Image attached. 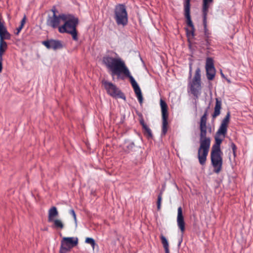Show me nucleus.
I'll list each match as a JSON object with an SVG mask.
<instances>
[{
  "label": "nucleus",
  "instance_id": "1",
  "mask_svg": "<svg viewBox=\"0 0 253 253\" xmlns=\"http://www.w3.org/2000/svg\"><path fill=\"white\" fill-rule=\"evenodd\" d=\"M102 61L112 77L117 76L120 77L121 74H123L129 78L138 101L141 104L143 103V97L141 89L131 75L125 62L119 57H113L111 53L105 55L102 57Z\"/></svg>",
  "mask_w": 253,
  "mask_h": 253
},
{
  "label": "nucleus",
  "instance_id": "2",
  "mask_svg": "<svg viewBox=\"0 0 253 253\" xmlns=\"http://www.w3.org/2000/svg\"><path fill=\"white\" fill-rule=\"evenodd\" d=\"M207 116L208 110L207 109L201 118L200 123V146L198 150V158L199 163L201 165H204L206 162L211 146V138L207 136Z\"/></svg>",
  "mask_w": 253,
  "mask_h": 253
},
{
  "label": "nucleus",
  "instance_id": "3",
  "mask_svg": "<svg viewBox=\"0 0 253 253\" xmlns=\"http://www.w3.org/2000/svg\"><path fill=\"white\" fill-rule=\"evenodd\" d=\"M220 135L215 136V143L213 145L211 153V163L214 168L213 171L216 173H219L222 168V152L220 149V145L223 139L220 138Z\"/></svg>",
  "mask_w": 253,
  "mask_h": 253
},
{
  "label": "nucleus",
  "instance_id": "4",
  "mask_svg": "<svg viewBox=\"0 0 253 253\" xmlns=\"http://www.w3.org/2000/svg\"><path fill=\"white\" fill-rule=\"evenodd\" d=\"M63 22L64 24L59 27V32L61 33L70 34L74 40L77 41L78 38L76 27L78 24V19L72 15L65 14Z\"/></svg>",
  "mask_w": 253,
  "mask_h": 253
},
{
  "label": "nucleus",
  "instance_id": "5",
  "mask_svg": "<svg viewBox=\"0 0 253 253\" xmlns=\"http://www.w3.org/2000/svg\"><path fill=\"white\" fill-rule=\"evenodd\" d=\"M114 19L118 26L125 27L128 24V14L125 4H118L115 6Z\"/></svg>",
  "mask_w": 253,
  "mask_h": 253
},
{
  "label": "nucleus",
  "instance_id": "6",
  "mask_svg": "<svg viewBox=\"0 0 253 253\" xmlns=\"http://www.w3.org/2000/svg\"><path fill=\"white\" fill-rule=\"evenodd\" d=\"M188 87L191 93L195 97L198 98L200 95L202 90L201 75L200 68L196 69L193 79L188 84Z\"/></svg>",
  "mask_w": 253,
  "mask_h": 253
},
{
  "label": "nucleus",
  "instance_id": "7",
  "mask_svg": "<svg viewBox=\"0 0 253 253\" xmlns=\"http://www.w3.org/2000/svg\"><path fill=\"white\" fill-rule=\"evenodd\" d=\"M184 15L186 19V23L189 28L186 29L188 37H193L195 36V28L190 16V0H184Z\"/></svg>",
  "mask_w": 253,
  "mask_h": 253
},
{
  "label": "nucleus",
  "instance_id": "8",
  "mask_svg": "<svg viewBox=\"0 0 253 253\" xmlns=\"http://www.w3.org/2000/svg\"><path fill=\"white\" fill-rule=\"evenodd\" d=\"M78 244V239L74 237H64L61 242L59 253H67Z\"/></svg>",
  "mask_w": 253,
  "mask_h": 253
},
{
  "label": "nucleus",
  "instance_id": "9",
  "mask_svg": "<svg viewBox=\"0 0 253 253\" xmlns=\"http://www.w3.org/2000/svg\"><path fill=\"white\" fill-rule=\"evenodd\" d=\"M53 13L52 15H48L46 20V25L52 28L59 29V25L61 22L63 21V17L65 14H62L57 15L56 14L57 10L55 7H53L51 9Z\"/></svg>",
  "mask_w": 253,
  "mask_h": 253
},
{
  "label": "nucleus",
  "instance_id": "10",
  "mask_svg": "<svg viewBox=\"0 0 253 253\" xmlns=\"http://www.w3.org/2000/svg\"><path fill=\"white\" fill-rule=\"evenodd\" d=\"M102 84L109 95L114 97L125 99L124 94L113 83L104 80L102 81Z\"/></svg>",
  "mask_w": 253,
  "mask_h": 253
},
{
  "label": "nucleus",
  "instance_id": "11",
  "mask_svg": "<svg viewBox=\"0 0 253 253\" xmlns=\"http://www.w3.org/2000/svg\"><path fill=\"white\" fill-rule=\"evenodd\" d=\"M42 44L48 49L54 50L61 49L63 47V42L57 40L50 39L42 42Z\"/></svg>",
  "mask_w": 253,
  "mask_h": 253
},
{
  "label": "nucleus",
  "instance_id": "12",
  "mask_svg": "<svg viewBox=\"0 0 253 253\" xmlns=\"http://www.w3.org/2000/svg\"><path fill=\"white\" fill-rule=\"evenodd\" d=\"M230 113L228 112L225 118L222 121L219 127L216 132L217 135H222L223 138L225 137L227 132V127L230 121Z\"/></svg>",
  "mask_w": 253,
  "mask_h": 253
},
{
  "label": "nucleus",
  "instance_id": "13",
  "mask_svg": "<svg viewBox=\"0 0 253 253\" xmlns=\"http://www.w3.org/2000/svg\"><path fill=\"white\" fill-rule=\"evenodd\" d=\"M177 223L179 229L183 234L185 230V223L181 207H178L177 209Z\"/></svg>",
  "mask_w": 253,
  "mask_h": 253
},
{
  "label": "nucleus",
  "instance_id": "14",
  "mask_svg": "<svg viewBox=\"0 0 253 253\" xmlns=\"http://www.w3.org/2000/svg\"><path fill=\"white\" fill-rule=\"evenodd\" d=\"M222 102L218 98L215 99V105L214 108V112L212 114V119H215L217 116L220 114V110L221 109Z\"/></svg>",
  "mask_w": 253,
  "mask_h": 253
},
{
  "label": "nucleus",
  "instance_id": "15",
  "mask_svg": "<svg viewBox=\"0 0 253 253\" xmlns=\"http://www.w3.org/2000/svg\"><path fill=\"white\" fill-rule=\"evenodd\" d=\"M58 215V211L55 207H51L48 211V221L52 222Z\"/></svg>",
  "mask_w": 253,
  "mask_h": 253
},
{
  "label": "nucleus",
  "instance_id": "16",
  "mask_svg": "<svg viewBox=\"0 0 253 253\" xmlns=\"http://www.w3.org/2000/svg\"><path fill=\"white\" fill-rule=\"evenodd\" d=\"M160 106L162 111V117L168 118V105L166 102L162 99L160 100Z\"/></svg>",
  "mask_w": 253,
  "mask_h": 253
},
{
  "label": "nucleus",
  "instance_id": "17",
  "mask_svg": "<svg viewBox=\"0 0 253 253\" xmlns=\"http://www.w3.org/2000/svg\"><path fill=\"white\" fill-rule=\"evenodd\" d=\"M202 13L204 15H207L209 12L210 3L213 2V0H203Z\"/></svg>",
  "mask_w": 253,
  "mask_h": 253
},
{
  "label": "nucleus",
  "instance_id": "18",
  "mask_svg": "<svg viewBox=\"0 0 253 253\" xmlns=\"http://www.w3.org/2000/svg\"><path fill=\"white\" fill-rule=\"evenodd\" d=\"M160 239L165 249V253H169V244L167 238L164 235H161Z\"/></svg>",
  "mask_w": 253,
  "mask_h": 253
},
{
  "label": "nucleus",
  "instance_id": "19",
  "mask_svg": "<svg viewBox=\"0 0 253 253\" xmlns=\"http://www.w3.org/2000/svg\"><path fill=\"white\" fill-rule=\"evenodd\" d=\"M168 118H162V135H165L168 131Z\"/></svg>",
  "mask_w": 253,
  "mask_h": 253
},
{
  "label": "nucleus",
  "instance_id": "20",
  "mask_svg": "<svg viewBox=\"0 0 253 253\" xmlns=\"http://www.w3.org/2000/svg\"><path fill=\"white\" fill-rule=\"evenodd\" d=\"M7 44L5 41H0V60H2V57L4 53L7 49Z\"/></svg>",
  "mask_w": 253,
  "mask_h": 253
},
{
  "label": "nucleus",
  "instance_id": "21",
  "mask_svg": "<svg viewBox=\"0 0 253 253\" xmlns=\"http://www.w3.org/2000/svg\"><path fill=\"white\" fill-rule=\"evenodd\" d=\"M206 70V75L209 80L211 81L213 80L215 75V68L207 69Z\"/></svg>",
  "mask_w": 253,
  "mask_h": 253
},
{
  "label": "nucleus",
  "instance_id": "22",
  "mask_svg": "<svg viewBox=\"0 0 253 253\" xmlns=\"http://www.w3.org/2000/svg\"><path fill=\"white\" fill-rule=\"evenodd\" d=\"M140 124L142 125L143 128L144 129V133L149 137L152 136L151 129L147 126L144 123L143 121H140Z\"/></svg>",
  "mask_w": 253,
  "mask_h": 253
},
{
  "label": "nucleus",
  "instance_id": "23",
  "mask_svg": "<svg viewBox=\"0 0 253 253\" xmlns=\"http://www.w3.org/2000/svg\"><path fill=\"white\" fill-rule=\"evenodd\" d=\"M54 227L57 229H62L64 227V224L60 219H54L53 221Z\"/></svg>",
  "mask_w": 253,
  "mask_h": 253
},
{
  "label": "nucleus",
  "instance_id": "24",
  "mask_svg": "<svg viewBox=\"0 0 253 253\" xmlns=\"http://www.w3.org/2000/svg\"><path fill=\"white\" fill-rule=\"evenodd\" d=\"M215 68L214 67L213 60L211 57H208L206 59V69Z\"/></svg>",
  "mask_w": 253,
  "mask_h": 253
},
{
  "label": "nucleus",
  "instance_id": "25",
  "mask_svg": "<svg viewBox=\"0 0 253 253\" xmlns=\"http://www.w3.org/2000/svg\"><path fill=\"white\" fill-rule=\"evenodd\" d=\"M207 15H204V14H203V25L204 27V31H205V38L207 37V36H210V34L209 33L208 29H207Z\"/></svg>",
  "mask_w": 253,
  "mask_h": 253
},
{
  "label": "nucleus",
  "instance_id": "26",
  "mask_svg": "<svg viewBox=\"0 0 253 253\" xmlns=\"http://www.w3.org/2000/svg\"><path fill=\"white\" fill-rule=\"evenodd\" d=\"M126 149H125V151L126 153H129L134 147V143L132 142H126Z\"/></svg>",
  "mask_w": 253,
  "mask_h": 253
},
{
  "label": "nucleus",
  "instance_id": "27",
  "mask_svg": "<svg viewBox=\"0 0 253 253\" xmlns=\"http://www.w3.org/2000/svg\"><path fill=\"white\" fill-rule=\"evenodd\" d=\"M162 195L163 192H161L158 196V200L157 202L158 210H160L161 209V202L162 200Z\"/></svg>",
  "mask_w": 253,
  "mask_h": 253
},
{
  "label": "nucleus",
  "instance_id": "28",
  "mask_svg": "<svg viewBox=\"0 0 253 253\" xmlns=\"http://www.w3.org/2000/svg\"><path fill=\"white\" fill-rule=\"evenodd\" d=\"M85 243L90 244L93 249H94L95 246L96 245V243L95 242V241L93 239L91 238L87 237L85 239Z\"/></svg>",
  "mask_w": 253,
  "mask_h": 253
},
{
  "label": "nucleus",
  "instance_id": "29",
  "mask_svg": "<svg viewBox=\"0 0 253 253\" xmlns=\"http://www.w3.org/2000/svg\"><path fill=\"white\" fill-rule=\"evenodd\" d=\"M211 40L210 39V36H207L205 38V44L208 47L211 45Z\"/></svg>",
  "mask_w": 253,
  "mask_h": 253
},
{
  "label": "nucleus",
  "instance_id": "30",
  "mask_svg": "<svg viewBox=\"0 0 253 253\" xmlns=\"http://www.w3.org/2000/svg\"><path fill=\"white\" fill-rule=\"evenodd\" d=\"M69 213L72 215L75 222L77 221V217L75 212L73 209H71L69 211Z\"/></svg>",
  "mask_w": 253,
  "mask_h": 253
},
{
  "label": "nucleus",
  "instance_id": "31",
  "mask_svg": "<svg viewBox=\"0 0 253 253\" xmlns=\"http://www.w3.org/2000/svg\"><path fill=\"white\" fill-rule=\"evenodd\" d=\"M26 16L25 15H24V16L22 18V20L21 21V23H20V26L23 27L26 23Z\"/></svg>",
  "mask_w": 253,
  "mask_h": 253
},
{
  "label": "nucleus",
  "instance_id": "32",
  "mask_svg": "<svg viewBox=\"0 0 253 253\" xmlns=\"http://www.w3.org/2000/svg\"><path fill=\"white\" fill-rule=\"evenodd\" d=\"M231 147L232 149V151H236L237 148L236 145L234 143H231Z\"/></svg>",
  "mask_w": 253,
  "mask_h": 253
},
{
  "label": "nucleus",
  "instance_id": "33",
  "mask_svg": "<svg viewBox=\"0 0 253 253\" xmlns=\"http://www.w3.org/2000/svg\"><path fill=\"white\" fill-rule=\"evenodd\" d=\"M23 28V27H21V26H19V27H18L16 29L17 32L15 33V34L18 35L19 34V33L21 32V31L22 30Z\"/></svg>",
  "mask_w": 253,
  "mask_h": 253
},
{
  "label": "nucleus",
  "instance_id": "34",
  "mask_svg": "<svg viewBox=\"0 0 253 253\" xmlns=\"http://www.w3.org/2000/svg\"><path fill=\"white\" fill-rule=\"evenodd\" d=\"M189 75H190V78H191V76H192V65H191V64L190 65V67H189Z\"/></svg>",
  "mask_w": 253,
  "mask_h": 253
},
{
  "label": "nucleus",
  "instance_id": "35",
  "mask_svg": "<svg viewBox=\"0 0 253 253\" xmlns=\"http://www.w3.org/2000/svg\"><path fill=\"white\" fill-rule=\"evenodd\" d=\"M2 69V62L0 61V73L1 72Z\"/></svg>",
  "mask_w": 253,
  "mask_h": 253
},
{
  "label": "nucleus",
  "instance_id": "36",
  "mask_svg": "<svg viewBox=\"0 0 253 253\" xmlns=\"http://www.w3.org/2000/svg\"><path fill=\"white\" fill-rule=\"evenodd\" d=\"M236 151H233V153L234 156L235 157H236Z\"/></svg>",
  "mask_w": 253,
  "mask_h": 253
}]
</instances>
